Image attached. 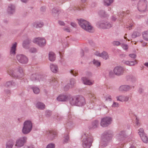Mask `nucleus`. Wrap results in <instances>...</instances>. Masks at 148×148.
Instances as JSON below:
<instances>
[{
  "label": "nucleus",
  "instance_id": "obj_9",
  "mask_svg": "<svg viewBox=\"0 0 148 148\" xmlns=\"http://www.w3.org/2000/svg\"><path fill=\"white\" fill-rule=\"evenodd\" d=\"M138 9L140 12H144L147 10V1L146 0H140L138 4Z\"/></svg>",
  "mask_w": 148,
  "mask_h": 148
},
{
  "label": "nucleus",
  "instance_id": "obj_14",
  "mask_svg": "<svg viewBox=\"0 0 148 148\" xmlns=\"http://www.w3.org/2000/svg\"><path fill=\"white\" fill-rule=\"evenodd\" d=\"M33 42L38 45L39 46L42 47L46 44V40L43 38L38 37L34 39Z\"/></svg>",
  "mask_w": 148,
  "mask_h": 148
},
{
  "label": "nucleus",
  "instance_id": "obj_32",
  "mask_svg": "<svg viewBox=\"0 0 148 148\" xmlns=\"http://www.w3.org/2000/svg\"><path fill=\"white\" fill-rule=\"evenodd\" d=\"M99 14L101 16L107 17L109 16V15L106 14V12L103 10L100 11L99 12Z\"/></svg>",
  "mask_w": 148,
  "mask_h": 148
},
{
  "label": "nucleus",
  "instance_id": "obj_15",
  "mask_svg": "<svg viewBox=\"0 0 148 148\" xmlns=\"http://www.w3.org/2000/svg\"><path fill=\"white\" fill-rule=\"evenodd\" d=\"M135 86V85L134 84L131 85H122L119 87L118 90L120 91H128L131 89H134Z\"/></svg>",
  "mask_w": 148,
  "mask_h": 148
},
{
  "label": "nucleus",
  "instance_id": "obj_11",
  "mask_svg": "<svg viewBox=\"0 0 148 148\" xmlns=\"http://www.w3.org/2000/svg\"><path fill=\"white\" fill-rule=\"evenodd\" d=\"M125 71L124 68L121 66L115 67L113 70L114 73L117 76H120L123 75Z\"/></svg>",
  "mask_w": 148,
  "mask_h": 148
},
{
  "label": "nucleus",
  "instance_id": "obj_21",
  "mask_svg": "<svg viewBox=\"0 0 148 148\" xmlns=\"http://www.w3.org/2000/svg\"><path fill=\"white\" fill-rule=\"evenodd\" d=\"M17 43L15 42L13 44L10 48V54L11 56H14L16 53V47Z\"/></svg>",
  "mask_w": 148,
  "mask_h": 148
},
{
  "label": "nucleus",
  "instance_id": "obj_43",
  "mask_svg": "<svg viewBox=\"0 0 148 148\" xmlns=\"http://www.w3.org/2000/svg\"><path fill=\"white\" fill-rule=\"evenodd\" d=\"M123 95H120L116 97V99L118 101H119L121 102H123Z\"/></svg>",
  "mask_w": 148,
  "mask_h": 148
},
{
  "label": "nucleus",
  "instance_id": "obj_27",
  "mask_svg": "<svg viewBox=\"0 0 148 148\" xmlns=\"http://www.w3.org/2000/svg\"><path fill=\"white\" fill-rule=\"evenodd\" d=\"M36 107L39 109L43 110L45 109V106L43 103L38 102L36 104Z\"/></svg>",
  "mask_w": 148,
  "mask_h": 148
},
{
  "label": "nucleus",
  "instance_id": "obj_29",
  "mask_svg": "<svg viewBox=\"0 0 148 148\" xmlns=\"http://www.w3.org/2000/svg\"><path fill=\"white\" fill-rule=\"evenodd\" d=\"M40 77L38 75L36 74H32L31 76V79L33 81L39 80V77Z\"/></svg>",
  "mask_w": 148,
  "mask_h": 148
},
{
  "label": "nucleus",
  "instance_id": "obj_23",
  "mask_svg": "<svg viewBox=\"0 0 148 148\" xmlns=\"http://www.w3.org/2000/svg\"><path fill=\"white\" fill-rule=\"evenodd\" d=\"M5 86L7 87H10L12 86L17 87L18 85L13 81H8L6 82L5 84Z\"/></svg>",
  "mask_w": 148,
  "mask_h": 148
},
{
  "label": "nucleus",
  "instance_id": "obj_51",
  "mask_svg": "<svg viewBox=\"0 0 148 148\" xmlns=\"http://www.w3.org/2000/svg\"><path fill=\"white\" fill-rule=\"evenodd\" d=\"M70 73L71 74L75 76L78 73L76 71L73 70H71L70 71Z\"/></svg>",
  "mask_w": 148,
  "mask_h": 148
},
{
  "label": "nucleus",
  "instance_id": "obj_19",
  "mask_svg": "<svg viewBox=\"0 0 148 148\" xmlns=\"http://www.w3.org/2000/svg\"><path fill=\"white\" fill-rule=\"evenodd\" d=\"M69 97L68 95L65 94L59 95L57 98V100L59 101H66L68 100Z\"/></svg>",
  "mask_w": 148,
  "mask_h": 148
},
{
  "label": "nucleus",
  "instance_id": "obj_5",
  "mask_svg": "<svg viewBox=\"0 0 148 148\" xmlns=\"http://www.w3.org/2000/svg\"><path fill=\"white\" fill-rule=\"evenodd\" d=\"M22 132L24 134H27L30 132L32 130L33 124L30 120H26L23 123Z\"/></svg>",
  "mask_w": 148,
  "mask_h": 148
},
{
  "label": "nucleus",
  "instance_id": "obj_28",
  "mask_svg": "<svg viewBox=\"0 0 148 148\" xmlns=\"http://www.w3.org/2000/svg\"><path fill=\"white\" fill-rule=\"evenodd\" d=\"M49 60L51 61H53L55 60L56 59L55 54L54 53L52 52H49Z\"/></svg>",
  "mask_w": 148,
  "mask_h": 148
},
{
  "label": "nucleus",
  "instance_id": "obj_3",
  "mask_svg": "<svg viewBox=\"0 0 148 148\" xmlns=\"http://www.w3.org/2000/svg\"><path fill=\"white\" fill-rule=\"evenodd\" d=\"M82 146L83 148H90L93 142L92 136L88 134H84L82 136Z\"/></svg>",
  "mask_w": 148,
  "mask_h": 148
},
{
  "label": "nucleus",
  "instance_id": "obj_35",
  "mask_svg": "<svg viewBox=\"0 0 148 148\" xmlns=\"http://www.w3.org/2000/svg\"><path fill=\"white\" fill-rule=\"evenodd\" d=\"M32 89L33 90L34 93L37 94L40 92V89L39 88L36 86H32L31 87Z\"/></svg>",
  "mask_w": 148,
  "mask_h": 148
},
{
  "label": "nucleus",
  "instance_id": "obj_1",
  "mask_svg": "<svg viewBox=\"0 0 148 148\" xmlns=\"http://www.w3.org/2000/svg\"><path fill=\"white\" fill-rule=\"evenodd\" d=\"M70 103L73 106H82L85 104V99L81 95H77L73 97L70 99Z\"/></svg>",
  "mask_w": 148,
  "mask_h": 148
},
{
  "label": "nucleus",
  "instance_id": "obj_12",
  "mask_svg": "<svg viewBox=\"0 0 148 148\" xmlns=\"http://www.w3.org/2000/svg\"><path fill=\"white\" fill-rule=\"evenodd\" d=\"M17 60L22 64H27L28 61L27 58L25 55L22 54H18L16 56Z\"/></svg>",
  "mask_w": 148,
  "mask_h": 148
},
{
  "label": "nucleus",
  "instance_id": "obj_8",
  "mask_svg": "<svg viewBox=\"0 0 148 148\" xmlns=\"http://www.w3.org/2000/svg\"><path fill=\"white\" fill-rule=\"evenodd\" d=\"M27 140V138L26 136L20 137L16 140L15 146L17 148H20L23 147L25 144Z\"/></svg>",
  "mask_w": 148,
  "mask_h": 148
},
{
  "label": "nucleus",
  "instance_id": "obj_4",
  "mask_svg": "<svg viewBox=\"0 0 148 148\" xmlns=\"http://www.w3.org/2000/svg\"><path fill=\"white\" fill-rule=\"evenodd\" d=\"M112 136V133L111 131L107 130L104 132L102 136V146H106L109 141L111 139Z\"/></svg>",
  "mask_w": 148,
  "mask_h": 148
},
{
  "label": "nucleus",
  "instance_id": "obj_33",
  "mask_svg": "<svg viewBox=\"0 0 148 148\" xmlns=\"http://www.w3.org/2000/svg\"><path fill=\"white\" fill-rule=\"evenodd\" d=\"M141 32L140 31H134L132 34V36L133 38H135L139 36L140 35Z\"/></svg>",
  "mask_w": 148,
  "mask_h": 148
},
{
  "label": "nucleus",
  "instance_id": "obj_38",
  "mask_svg": "<svg viewBox=\"0 0 148 148\" xmlns=\"http://www.w3.org/2000/svg\"><path fill=\"white\" fill-rule=\"evenodd\" d=\"M69 140V136L68 135L66 134L64 137V139L63 140V143H68Z\"/></svg>",
  "mask_w": 148,
  "mask_h": 148
},
{
  "label": "nucleus",
  "instance_id": "obj_42",
  "mask_svg": "<svg viewBox=\"0 0 148 148\" xmlns=\"http://www.w3.org/2000/svg\"><path fill=\"white\" fill-rule=\"evenodd\" d=\"M93 64L96 66H99L100 65V62L94 59L93 61Z\"/></svg>",
  "mask_w": 148,
  "mask_h": 148
},
{
  "label": "nucleus",
  "instance_id": "obj_6",
  "mask_svg": "<svg viewBox=\"0 0 148 148\" xmlns=\"http://www.w3.org/2000/svg\"><path fill=\"white\" fill-rule=\"evenodd\" d=\"M18 71L17 75H16L14 73V71L13 70L10 69L8 71V74L11 76L15 78L19 79L22 77L24 75V73L22 69L20 67H18L16 68Z\"/></svg>",
  "mask_w": 148,
  "mask_h": 148
},
{
  "label": "nucleus",
  "instance_id": "obj_55",
  "mask_svg": "<svg viewBox=\"0 0 148 148\" xmlns=\"http://www.w3.org/2000/svg\"><path fill=\"white\" fill-rule=\"evenodd\" d=\"M92 73L90 72H88L86 73V76L87 77L90 78L92 77Z\"/></svg>",
  "mask_w": 148,
  "mask_h": 148
},
{
  "label": "nucleus",
  "instance_id": "obj_46",
  "mask_svg": "<svg viewBox=\"0 0 148 148\" xmlns=\"http://www.w3.org/2000/svg\"><path fill=\"white\" fill-rule=\"evenodd\" d=\"M55 145L53 143H50L48 144L46 148H55Z\"/></svg>",
  "mask_w": 148,
  "mask_h": 148
},
{
  "label": "nucleus",
  "instance_id": "obj_10",
  "mask_svg": "<svg viewBox=\"0 0 148 148\" xmlns=\"http://www.w3.org/2000/svg\"><path fill=\"white\" fill-rule=\"evenodd\" d=\"M112 118L109 116H106L101 118L100 122V125L102 127H106L108 126L111 123Z\"/></svg>",
  "mask_w": 148,
  "mask_h": 148
},
{
  "label": "nucleus",
  "instance_id": "obj_36",
  "mask_svg": "<svg viewBox=\"0 0 148 148\" xmlns=\"http://www.w3.org/2000/svg\"><path fill=\"white\" fill-rule=\"evenodd\" d=\"M101 57L105 60H107L109 57L108 53L105 51H103L101 53Z\"/></svg>",
  "mask_w": 148,
  "mask_h": 148
},
{
  "label": "nucleus",
  "instance_id": "obj_16",
  "mask_svg": "<svg viewBox=\"0 0 148 148\" xmlns=\"http://www.w3.org/2000/svg\"><path fill=\"white\" fill-rule=\"evenodd\" d=\"M47 135L48 138L51 140H53L56 136V132L50 130L46 131L44 133Z\"/></svg>",
  "mask_w": 148,
  "mask_h": 148
},
{
  "label": "nucleus",
  "instance_id": "obj_52",
  "mask_svg": "<svg viewBox=\"0 0 148 148\" xmlns=\"http://www.w3.org/2000/svg\"><path fill=\"white\" fill-rule=\"evenodd\" d=\"M123 102H127L128 101L129 99V97L128 96H125L123 95Z\"/></svg>",
  "mask_w": 148,
  "mask_h": 148
},
{
  "label": "nucleus",
  "instance_id": "obj_2",
  "mask_svg": "<svg viewBox=\"0 0 148 148\" xmlns=\"http://www.w3.org/2000/svg\"><path fill=\"white\" fill-rule=\"evenodd\" d=\"M78 23L80 26L84 30L89 32L94 31L93 27L88 21L83 19L78 20Z\"/></svg>",
  "mask_w": 148,
  "mask_h": 148
},
{
  "label": "nucleus",
  "instance_id": "obj_60",
  "mask_svg": "<svg viewBox=\"0 0 148 148\" xmlns=\"http://www.w3.org/2000/svg\"><path fill=\"white\" fill-rule=\"evenodd\" d=\"M63 29L64 31L67 32H70V30L69 28L64 27L63 28Z\"/></svg>",
  "mask_w": 148,
  "mask_h": 148
},
{
  "label": "nucleus",
  "instance_id": "obj_53",
  "mask_svg": "<svg viewBox=\"0 0 148 148\" xmlns=\"http://www.w3.org/2000/svg\"><path fill=\"white\" fill-rule=\"evenodd\" d=\"M129 56L132 58L135 59L136 58V56L135 53H131L129 55Z\"/></svg>",
  "mask_w": 148,
  "mask_h": 148
},
{
  "label": "nucleus",
  "instance_id": "obj_40",
  "mask_svg": "<svg viewBox=\"0 0 148 148\" xmlns=\"http://www.w3.org/2000/svg\"><path fill=\"white\" fill-rule=\"evenodd\" d=\"M138 131V133L140 136L145 134L144 132V130L143 128H140Z\"/></svg>",
  "mask_w": 148,
  "mask_h": 148
},
{
  "label": "nucleus",
  "instance_id": "obj_59",
  "mask_svg": "<svg viewBox=\"0 0 148 148\" xmlns=\"http://www.w3.org/2000/svg\"><path fill=\"white\" fill-rule=\"evenodd\" d=\"M143 89L142 88H140L138 90V92L140 94L143 93Z\"/></svg>",
  "mask_w": 148,
  "mask_h": 148
},
{
  "label": "nucleus",
  "instance_id": "obj_45",
  "mask_svg": "<svg viewBox=\"0 0 148 148\" xmlns=\"http://www.w3.org/2000/svg\"><path fill=\"white\" fill-rule=\"evenodd\" d=\"M87 94L88 95V96L92 100L95 99L94 94L91 92H88Z\"/></svg>",
  "mask_w": 148,
  "mask_h": 148
},
{
  "label": "nucleus",
  "instance_id": "obj_25",
  "mask_svg": "<svg viewBox=\"0 0 148 148\" xmlns=\"http://www.w3.org/2000/svg\"><path fill=\"white\" fill-rule=\"evenodd\" d=\"M30 43V40L27 39L23 41V47L25 49H28L29 48V45Z\"/></svg>",
  "mask_w": 148,
  "mask_h": 148
},
{
  "label": "nucleus",
  "instance_id": "obj_17",
  "mask_svg": "<svg viewBox=\"0 0 148 148\" xmlns=\"http://www.w3.org/2000/svg\"><path fill=\"white\" fill-rule=\"evenodd\" d=\"M16 11V7L14 4H10L8 6L7 9V13L10 15H12Z\"/></svg>",
  "mask_w": 148,
  "mask_h": 148
},
{
  "label": "nucleus",
  "instance_id": "obj_31",
  "mask_svg": "<svg viewBox=\"0 0 148 148\" xmlns=\"http://www.w3.org/2000/svg\"><path fill=\"white\" fill-rule=\"evenodd\" d=\"M140 137L144 143H148V138L146 134L140 136Z\"/></svg>",
  "mask_w": 148,
  "mask_h": 148
},
{
  "label": "nucleus",
  "instance_id": "obj_7",
  "mask_svg": "<svg viewBox=\"0 0 148 148\" xmlns=\"http://www.w3.org/2000/svg\"><path fill=\"white\" fill-rule=\"evenodd\" d=\"M96 26L99 28L103 29H107L111 27L112 26V24L105 21H98L97 23Z\"/></svg>",
  "mask_w": 148,
  "mask_h": 148
},
{
  "label": "nucleus",
  "instance_id": "obj_41",
  "mask_svg": "<svg viewBox=\"0 0 148 148\" xmlns=\"http://www.w3.org/2000/svg\"><path fill=\"white\" fill-rule=\"evenodd\" d=\"M75 83V80L73 78H72L70 79V83L69 84L71 86V87L73 88L74 86Z\"/></svg>",
  "mask_w": 148,
  "mask_h": 148
},
{
  "label": "nucleus",
  "instance_id": "obj_54",
  "mask_svg": "<svg viewBox=\"0 0 148 148\" xmlns=\"http://www.w3.org/2000/svg\"><path fill=\"white\" fill-rule=\"evenodd\" d=\"M112 44L114 46H118L120 44V43L119 41H114L112 42Z\"/></svg>",
  "mask_w": 148,
  "mask_h": 148
},
{
  "label": "nucleus",
  "instance_id": "obj_47",
  "mask_svg": "<svg viewBox=\"0 0 148 148\" xmlns=\"http://www.w3.org/2000/svg\"><path fill=\"white\" fill-rule=\"evenodd\" d=\"M121 47L124 50H127L128 48V45L127 44H122L121 45Z\"/></svg>",
  "mask_w": 148,
  "mask_h": 148
},
{
  "label": "nucleus",
  "instance_id": "obj_39",
  "mask_svg": "<svg viewBox=\"0 0 148 148\" xmlns=\"http://www.w3.org/2000/svg\"><path fill=\"white\" fill-rule=\"evenodd\" d=\"M99 122L97 120H95L92 123V127L93 128H96L98 126Z\"/></svg>",
  "mask_w": 148,
  "mask_h": 148
},
{
  "label": "nucleus",
  "instance_id": "obj_37",
  "mask_svg": "<svg viewBox=\"0 0 148 148\" xmlns=\"http://www.w3.org/2000/svg\"><path fill=\"white\" fill-rule=\"evenodd\" d=\"M143 38L146 41H148V31L144 32L143 33Z\"/></svg>",
  "mask_w": 148,
  "mask_h": 148
},
{
  "label": "nucleus",
  "instance_id": "obj_13",
  "mask_svg": "<svg viewBox=\"0 0 148 148\" xmlns=\"http://www.w3.org/2000/svg\"><path fill=\"white\" fill-rule=\"evenodd\" d=\"M126 136L125 132L124 131H121L116 134L115 138L118 141L121 142L124 140Z\"/></svg>",
  "mask_w": 148,
  "mask_h": 148
},
{
  "label": "nucleus",
  "instance_id": "obj_63",
  "mask_svg": "<svg viewBox=\"0 0 148 148\" xmlns=\"http://www.w3.org/2000/svg\"><path fill=\"white\" fill-rule=\"evenodd\" d=\"M24 148H34V146L32 145H30L29 146H26Z\"/></svg>",
  "mask_w": 148,
  "mask_h": 148
},
{
  "label": "nucleus",
  "instance_id": "obj_34",
  "mask_svg": "<svg viewBox=\"0 0 148 148\" xmlns=\"http://www.w3.org/2000/svg\"><path fill=\"white\" fill-rule=\"evenodd\" d=\"M114 0H104V4L105 5L108 6L113 3Z\"/></svg>",
  "mask_w": 148,
  "mask_h": 148
},
{
  "label": "nucleus",
  "instance_id": "obj_62",
  "mask_svg": "<svg viewBox=\"0 0 148 148\" xmlns=\"http://www.w3.org/2000/svg\"><path fill=\"white\" fill-rule=\"evenodd\" d=\"M58 23L61 25H64L65 24L64 22L61 21H59Z\"/></svg>",
  "mask_w": 148,
  "mask_h": 148
},
{
  "label": "nucleus",
  "instance_id": "obj_20",
  "mask_svg": "<svg viewBox=\"0 0 148 148\" xmlns=\"http://www.w3.org/2000/svg\"><path fill=\"white\" fill-rule=\"evenodd\" d=\"M125 78L127 81H130L133 83H135L137 81L136 77L131 74L126 75Z\"/></svg>",
  "mask_w": 148,
  "mask_h": 148
},
{
  "label": "nucleus",
  "instance_id": "obj_57",
  "mask_svg": "<svg viewBox=\"0 0 148 148\" xmlns=\"http://www.w3.org/2000/svg\"><path fill=\"white\" fill-rule=\"evenodd\" d=\"M52 13L53 14L54 13L56 14L58 10L56 8H53L52 10Z\"/></svg>",
  "mask_w": 148,
  "mask_h": 148
},
{
  "label": "nucleus",
  "instance_id": "obj_48",
  "mask_svg": "<svg viewBox=\"0 0 148 148\" xmlns=\"http://www.w3.org/2000/svg\"><path fill=\"white\" fill-rule=\"evenodd\" d=\"M72 88V87H71V86L69 84H67L66 85L64 88V90L65 91H67L70 88Z\"/></svg>",
  "mask_w": 148,
  "mask_h": 148
},
{
  "label": "nucleus",
  "instance_id": "obj_50",
  "mask_svg": "<svg viewBox=\"0 0 148 148\" xmlns=\"http://www.w3.org/2000/svg\"><path fill=\"white\" fill-rule=\"evenodd\" d=\"M119 106V103L114 102L112 106V107H118Z\"/></svg>",
  "mask_w": 148,
  "mask_h": 148
},
{
  "label": "nucleus",
  "instance_id": "obj_56",
  "mask_svg": "<svg viewBox=\"0 0 148 148\" xmlns=\"http://www.w3.org/2000/svg\"><path fill=\"white\" fill-rule=\"evenodd\" d=\"M125 14V13L124 12H120L118 13V16L119 17H121L124 16Z\"/></svg>",
  "mask_w": 148,
  "mask_h": 148
},
{
  "label": "nucleus",
  "instance_id": "obj_26",
  "mask_svg": "<svg viewBox=\"0 0 148 148\" xmlns=\"http://www.w3.org/2000/svg\"><path fill=\"white\" fill-rule=\"evenodd\" d=\"M14 143L13 140L11 139L9 140L6 144V148H12Z\"/></svg>",
  "mask_w": 148,
  "mask_h": 148
},
{
  "label": "nucleus",
  "instance_id": "obj_22",
  "mask_svg": "<svg viewBox=\"0 0 148 148\" xmlns=\"http://www.w3.org/2000/svg\"><path fill=\"white\" fill-rule=\"evenodd\" d=\"M123 62L124 64L130 66H134L138 63V62L136 60L133 61L123 60Z\"/></svg>",
  "mask_w": 148,
  "mask_h": 148
},
{
  "label": "nucleus",
  "instance_id": "obj_64",
  "mask_svg": "<svg viewBox=\"0 0 148 148\" xmlns=\"http://www.w3.org/2000/svg\"><path fill=\"white\" fill-rule=\"evenodd\" d=\"M109 75L110 77H112L113 75V73L112 71H110L109 72Z\"/></svg>",
  "mask_w": 148,
  "mask_h": 148
},
{
  "label": "nucleus",
  "instance_id": "obj_61",
  "mask_svg": "<svg viewBox=\"0 0 148 148\" xmlns=\"http://www.w3.org/2000/svg\"><path fill=\"white\" fill-rule=\"evenodd\" d=\"M95 54L96 56L100 57L101 56V53H99V52L96 51L95 53Z\"/></svg>",
  "mask_w": 148,
  "mask_h": 148
},
{
  "label": "nucleus",
  "instance_id": "obj_44",
  "mask_svg": "<svg viewBox=\"0 0 148 148\" xmlns=\"http://www.w3.org/2000/svg\"><path fill=\"white\" fill-rule=\"evenodd\" d=\"M30 52L32 53H35L37 52V49L35 48H31L29 49Z\"/></svg>",
  "mask_w": 148,
  "mask_h": 148
},
{
  "label": "nucleus",
  "instance_id": "obj_18",
  "mask_svg": "<svg viewBox=\"0 0 148 148\" xmlns=\"http://www.w3.org/2000/svg\"><path fill=\"white\" fill-rule=\"evenodd\" d=\"M82 83L85 85L90 86L93 85L94 81L93 80L89 79L86 77H82L81 78Z\"/></svg>",
  "mask_w": 148,
  "mask_h": 148
},
{
  "label": "nucleus",
  "instance_id": "obj_30",
  "mask_svg": "<svg viewBox=\"0 0 148 148\" xmlns=\"http://www.w3.org/2000/svg\"><path fill=\"white\" fill-rule=\"evenodd\" d=\"M43 24L42 22H37L33 24V26L36 28H41L43 26Z\"/></svg>",
  "mask_w": 148,
  "mask_h": 148
},
{
  "label": "nucleus",
  "instance_id": "obj_24",
  "mask_svg": "<svg viewBox=\"0 0 148 148\" xmlns=\"http://www.w3.org/2000/svg\"><path fill=\"white\" fill-rule=\"evenodd\" d=\"M50 67L51 71L53 73H56L58 71V68L57 65L51 64Z\"/></svg>",
  "mask_w": 148,
  "mask_h": 148
},
{
  "label": "nucleus",
  "instance_id": "obj_49",
  "mask_svg": "<svg viewBox=\"0 0 148 148\" xmlns=\"http://www.w3.org/2000/svg\"><path fill=\"white\" fill-rule=\"evenodd\" d=\"M105 98L107 101H111L112 100V96L110 95H108L106 96Z\"/></svg>",
  "mask_w": 148,
  "mask_h": 148
},
{
  "label": "nucleus",
  "instance_id": "obj_58",
  "mask_svg": "<svg viewBox=\"0 0 148 148\" xmlns=\"http://www.w3.org/2000/svg\"><path fill=\"white\" fill-rule=\"evenodd\" d=\"M117 18L114 15L112 16L111 17V19L112 21H115L116 20Z\"/></svg>",
  "mask_w": 148,
  "mask_h": 148
}]
</instances>
